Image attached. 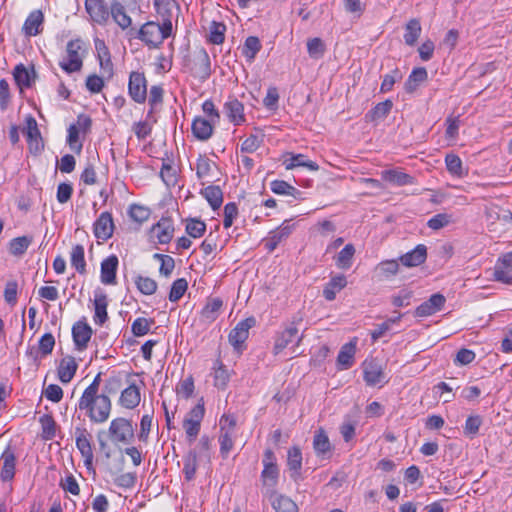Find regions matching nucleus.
I'll list each match as a JSON object with an SVG mask.
<instances>
[{
	"label": "nucleus",
	"mask_w": 512,
	"mask_h": 512,
	"mask_svg": "<svg viewBox=\"0 0 512 512\" xmlns=\"http://www.w3.org/2000/svg\"><path fill=\"white\" fill-rule=\"evenodd\" d=\"M256 324L254 317H248L241 320L229 333L228 340L237 352L242 351V346L248 339L249 330Z\"/></svg>",
	"instance_id": "obj_7"
},
{
	"label": "nucleus",
	"mask_w": 512,
	"mask_h": 512,
	"mask_svg": "<svg viewBox=\"0 0 512 512\" xmlns=\"http://www.w3.org/2000/svg\"><path fill=\"white\" fill-rule=\"evenodd\" d=\"M384 379L385 374L381 366L373 362L365 365L364 380L368 386L378 385L384 382Z\"/></svg>",
	"instance_id": "obj_32"
},
{
	"label": "nucleus",
	"mask_w": 512,
	"mask_h": 512,
	"mask_svg": "<svg viewBox=\"0 0 512 512\" xmlns=\"http://www.w3.org/2000/svg\"><path fill=\"white\" fill-rule=\"evenodd\" d=\"M214 121L207 120L201 117H196L192 122V133L201 141L208 140L213 134Z\"/></svg>",
	"instance_id": "obj_25"
},
{
	"label": "nucleus",
	"mask_w": 512,
	"mask_h": 512,
	"mask_svg": "<svg viewBox=\"0 0 512 512\" xmlns=\"http://www.w3.org/2000/svg\"><path fill=\"white\" fill-rule=\"evenodd\" d=\"M393 102L389 99L378 103L371 111L370 116L372 120H379L385 118L391 111Z\"/></svg>",
	"instance_id": "obj_59"
},
{
	"label": "nucleus",
	"mask_w": 512,
	"mask_h": 512,
	"mask_svg": "<svg viewBox=\"0 0 512 512\" xmlns=\"http://www.w3.org/2000/svg\"><path fill=\"white\" fill-rule=\"evenodd\" d=\"M263 470L261 472V480L264 486L268 488V491H274L275 486L278 483L279 468L276 463V457L272 450L267 449L264 453L263 458Z\"/></svg>",
	"instance_id": "obj_5"
},
{
	"label": "nucleus",
	"mask_w": 512,
	"mask_h": 512,
	"mask_svg": "<svg viewBox=\"0 0 512 512\" xmlns=\"http://www.w3.org/2000/svg\"><path fill=\"white\" fill-rule=\"evenodd\" d=\"M77 363L72 356L63 358L58 368V378L62 383H69L77 370Z\"/></svg>",
	"instance_id": "obj_30"
},
{
	"label": "nucleus",
	"mask_w": 512,
	"mask_h": 512,
	"mask_svg": "<svg viewBox=\"0 0 512 512\" xmlns=\"http://www.w3.org/2000/svg\"><path fill=\"white\" fill-rule=\"evenodd\" d=\"M154 323H155L154 319L138 317L133 321V323L131 325L132 334L136 337L144 336L149 332L151 326Z\"/></svg>",
	"instance_id": "obj_47"
},
{
	"label": "nucleus",
	"mask_w": 512,
	"mask_h": 512,
	"mask_svg": "<svg viewBox=\"0 0 512 512\" xmlns=\"http://www.w3.org/2000/svg\"><path fill=\"white\" fill-rule=\"evenodd\" d=\"M68 135L66 142L70 149L79 154L82 151V143L79 141V128L75 124H71L67 130Z\"/></svg>",
	"instance_id": "obj_54"
},
{
	"label": "nucleus",
	"mask_w": 512,
	"mask_h": 512,
	"mask_svg": "<svg viewBox=\"0 0 512 512\" xmlns=\"http://www.w3.org/2000/svg\"><path fill=\"white\" fill-rule=\"evenodd\" d=\"M137 289L144 295H152L157 290V282L150 278L138 275L135 278Z\"/></svg>",
	"instance_id": "obj_50"
},
{
	"label": "nucleus",
	"mask_w": 512,
	"mask_h": 512,
	"mask_svg": "<svg viewBox=\"0 0 512 512\" xmlns=\"http://www.w3.org/2000/svg\"><path fill=\"white\" fill-rule=\"evenodd\" d=\"M55 346V338L51 333H45L39 340V352L43 355L52 353Z\"/></svg>",
	"instance_id": "obj_64"
},
{
	"label": "nucleus",
	"mask_w": 512,
	"mask_h": 512,
	"mask_svg": "<svg viewBox=\"0 0 512 512\" xmlns=\"http://www.w3.org/2000/svg\"><path fill=\"white\" fill-rule=\"evenodd\" d=\"M355 254V247L352 244H347L338 253L336 258V266L340 269H349L352 265V259Z\"/></svg>",
	"instance_id": "obj_42"
},
{
	"label": "nucleus",
	"mask_w": 512,
	"mask_h": 512,
	"mask_svg": "<svg viewBox=\"0 0 512 512\" xmlns=\"http://www.w3.org/2000/svg\"><path fill=\"white\" fill-rule=\"evenodd\" d=\"M347 285L346 277L343 274L333 276L323 289V296L327 301H333L336 294Z\"/></svg>",
	"instance_id": "obj_28"
},
{
	"label": "nucleus",
	"mask_w": 512,
	"mask_h": 512,
	"mask_svg": "<svg viewBox=\"0 0 512 512\" xmlns=\"http://www.w3.org/2000/svg\"><path fill=\"white\" fill-rule=\"evenodd\" d=\"M14 79L16 83L21 87L29 88L31 87L35 77L36 72L34 67L31 70H28L23 64H19L14 68Z\"/></svg>",
	"instance_id": "obj_35"
},
{
	"label": "nucleus",
	"mask_w": 512,
	"mask_h": 512,
	"mask_svg": "<svg viewBox=\"0 0 512 512\" xmlns=\"http://www.w3.org/2000/svg\"><path fill=\"white\" fill-rule=\"evenodd\" d=\"M313 447L316 454L318 455H324L330 451V441L322 428L317 430L316 434L314 435Z\"/></svg>",
	"instance_id": "obj_44"
},
{
	"label": "nucleus",
	"mask_w": 512,
	"mask_h": 512,
	"mask_svg": "<svg viewBox=\"0 0 512 512\" xmlns=\"http://www.w3.org/2000/svg\"><path fill=\"white\" fill-rule=\"evenodd\" d=\"M25 122L26 126L23 129V133L27 138L29 149L31 152L38 153L43 149V144H41L42 137L38 128L37 121L33 116L28 115L25 119Z\"/></svg>",
	"instance_id": "obj_13"
},
{
	"label": "nucleus",
	"mask_w": 512,
	"mask_h": 512,
	"mask_svg": "<svg viewBox=\"0 0 512 512\" xmlns=\"http://www.w3.org/2000/svg\"><path fill=\"white\" fill-rule=\"evenodd\" d=\"M172 33V22L165 19L162 24L147 22L138 31L137 37L149 48H158Z\"/></svg>",
	"instance_id": "obj_2"
},
{
	"label": "nucleus",
	"mask_w": 512,
	"mask_h": 512,
	"mask_svg": "<svg viewBox=\"0 0 512 512\" xmlns=\"http://www.w3.org/2000/svg\"><path fill=\"white\" fill-rule=\"evenodd\" d=\"M75 440L76 447L80 451L83 459L84 465L87 469L92 468L93 466V449L91 445V434L84 427H76L75 428Z\"/></svg>",
	"instance_id": "obj_8"
},
{
	"label": "nucleus",
	"mask_w": 512,
	"mask_h": 512,
	"mask_svg": "<svg viewBox=\"0 0 512 512\" xmlns=\"http://www.w3.org/2000/svg\"><path fill=\"white\" fill-rule=\"evenodd\" d=\"M129 96L137 103H144L147 98V81L144 73L133 71L129 75Z\"/></svg>",
	"instance_id": "obj_9"
},
{
	"label": "nucleus",
	"mask_w": 512,
	"mask_h": 512,
	"mask_svg": "<svg viewBox=\"0 0 512 512\" xmlns=\"http://www.w3.org/2000/svg\"><path fill=\"white\" fill-rule=\"evenodd\" d=\"M183 473L187 481H191L195 477L197 469V455L195 451H189L183 459Z\"/></svg>",
	"instance_id": "obj_46"
},
{
	"label": "nucleus",
	"mask_w": 512,
	"mask_h": 512,
	"mask_svg": "<svg viewBox=\"0 0 512 512\" xmlns=\"http://www.w3.org/2000/svg\"><path fill=\"white\" fill-rule=\"evenodd\" d=\"M204 414V404L198 403L186 414L183 420V428L190 443L195 441L200 432Z\"/></svg>",
	"instance_id": "obj_6"
},
{
	"label": "nucleus",
	"mask_w": 512,
	"mask_h": 512,
	"mask_svg": "<svg viewBox=\"0 0 512 512\" xmlns=\"http://www.w3.org/2000/svg\"><path fill=\"white\" fill-rule=\"evenodd\" d=\"M114 223L112 215L109 212H103L94 223V235L97 239L103 241L112 237Z\"/></svg>",
	"instance_id": "obj_18"
},
{
	"label": "nucleus",
	"mask_w": 512,
	"mask_h": 512,
	"mask_svg": "<svg viewBox=\"0 0 512 512\" xmlns=\"http://www.w3.org/2000/svg\"><path fill=\"white\" fill-rule=\"evenodd\" d=\"M275 496L272 500V507L276 512H298L295 502L287 496L277 495L275 491H271L270 498Z\"/></svg>",
	"instance_id": "obj_36"
},
{
	"label": "nucleus",
	"mask_w": 512,
	"mask_h": 512,
	"mask_svg": "<svg viewBox=\"0 0 512 512\" xmlns=\"http://www.w3.org/2000/svg\"><path fill=\"white\" fill-rule=\"evenodd\" d=\"M213 370L214 386L218 389H225L230 380V374L221 360L215 361Z\"/></svg>",
	"instance_id": "obj_39"
},
{
	"label": "nucleus",
	"mask_w": 512,
	"mask_h": 512,
	"mask_svg": "<svg viewBox=\"0 0 512 512\" xmlns=\"http://www.w3.org/2000/svg\"><path fill=\"white\" fill-rule=\"evenodd\" d=\"M108 437L116 446L130 444L135 437L132 422L123 417L113 419L108 428Z\"/></svg>",
	"instance_id": "obj_3"
},
{
	"label": "nucleus",
	"mask_w": 512,
	"mask_h": 512,
	"mask_svg": "<svg viewBox=\"0 0 512 512\" xmlns=\"http://www.w3.org/2000/svg\"><path fill=\"white\" fill-rule=\"evenodd\" d=\"M283 164L287 170H292L297 167H304L311 171H317L319 166L316 162L306 159L303 154H291L289 158L285 159Z\"/></svg>",
	"instance_id": "obj_31"
},
{
	"label": "nucleus",
	"mask_w": 512,
	"mask_h": 512,
	"mask_svg": "<svg viewBox=\"0 0 512 512\" xmlns=\"http://www.w3.org/2000/svg\"><path fill=\"white\" fill-rule=\"evenodd\" d=\"M93 330L85 317L75 322L72 326V338L76 350L84 351L92 337Z\"/></svg>",
	"instance_id": "obj_10"
},
{
	"label": "nucleus",
	"mask_w": 512,
	"mask_h": 512,
	"mask_svg": "<svg viewBox=\"0 0 512 512\" xmlns=\"http://www.w3.org/2000/svg\"><path fill=\"white\" fill-rule=\"evenodd\" d=\"M110 16L118 24V26L125 30L132 24L131 17L126 13V9L122 3L113 0L110 5Z\"/></svg>",
	"instance_id": "obj_27"
},
{
	"label": "nucleus",
	"mask_w": 512,
	"mask_h": 512,
	"mask_svg": "<svg viewBox=\"0 0 512 512\" xmlns=\"http://www.w3.org/2000/svg\"><path fill=\"white\" fill-rule=\"evenodd\" d=\"M302 336L298 335V328L294 325L285 329L282 333H280L274 343L273 352L275 355L281 353L285 348H287L294 340H297L296 344L298 345L301 341Z\"/></svg>",
	"instance_id": "obj_19"
},
{
	"label": "nucleus",
	"mask_w": 512,
	"mask_h": 512,
	"mask_svg": "<svg viewBox=\"0 0 512 512\" xmlns=\"http://www.w3.org/2000/svg\"><path fill=\"white\" fill-rule=\"evenodd\" d=\"M381 178L384 181L389 182L396 186L410 185V184H413V182H414V178L411 175L404 173L402 171L395 170V169H389V170L382 171Z\"/></svg>",
	"instance_id": "obj_29"
},
{
	"label": "nucleus",
	"mask_w": 512,
	"mask_h": 512,
	"mask_svg": "<svg viewBox=\"0 0 512 512\" xmlns=\"http://www.w3.org/2000/svg\"><path fill=\"white\" fill-rule=\"evenodd\" d=\"M78 407L85 410L90 421L96 424L104 423L108 420L111 413V400L106 394H95L85 399L81 396Z\"/></svg>",
	"instance_id": "obj_1"
},
{
	"label": "nucleus",
	"mask_w": 512,
	"mask_h": 512,
	"mask_svg": "<svg viewBox=\"0 0 512 512\" xmlns=\"http://www.w3.org/2000/svg\"><path fill=\"white\" fill-rule=\"evenodd\" d=\"M261 49V43L259 39L255 36H249L246 38L244 47H243V55L249 60L252 61L255 59L257 53Z\"/></svg>",
	"instance_id": "obj_51"
},
{
	"label": "nucleus",
	"mask_w": 512,
	"mask_h": 512,
	"mask_svg": "<svg viewBox=\"0 0 512 512\" xmlns=\"http://www.w3.org/2000/svg\"><path fill=\"white\" fill-rule=\"evenodd\" d=\"M493 279L497 282L511 285L512 284V268L502 264L497 260L493 269Z\"/></svg>",
	"instance_id": "obj_43"
},
{
	"label": "nucleus",
	"mask_w": 512,
	"mask_h": 512,
	"mask_svg": "<svg viewBox=\"0 0 512 512\" xmlns=\"http://www.w3.org/2000/svg\"><path fill=\"white\" fill-rule=\"evenodd\" d=\"M294 230V224L291 220H285L279 227L269 232L268 237L265 239V248L272 252L283 241L287 240Z\"/></svg>",
	"instance_id": "obj_11"
},
{
	"label": "nucleus",
	"mask_w": 512,
	"mask_h": 512,
	"mask_svg": "<svg viewBox=\"0 0 512 512\" xmlns=\"http://www.w3.org/2000/svg\"><path fill=\"white\" fill-rule=\"evenodd\" d=\"M219 443H220V453L223 458H227L228 454L233 448V433H230L229 430L223 431L220 430Z\"/></svg>",
	"instance_id": "obj_61"
},
{
	"label": "nucleus",
	"mask_w": 512,
	"mask_h": 512,
	"mask_svg": "<svg viewBox=\"0 0 512 512\" xmlns=\"http://www.w3.org/2000/svg\"><path fill=\"white\" fill-rule=\"evenodd\" d=\"M355 354V346L351 343L345 344L339 351L337 362L345 369L349 368L353 363Z\"/></svg>",
	"instance_id": "obj_52"
},
{
	"label": "nucleus",
	"mask_w": 512,
	"mask_h": 512,
	"mask_svg": "<svg viewBox=\"0 0 512 512\" xmlns=\"http://www.w3.org/2000/svg\"><path fill=\"white\" fill-rule=\"evenodd\" d=\"M70 263L71 266L74 267L79 274L84 275L86 273V261L83 245L77 244L72 247L70 253Z\"/></svg>",
	"instance_id": "obj_38"
},
{
	"label": "nucleus",
	"mask_w": 512,
	"mask_h": 512,
	"mask_svg": "<svg viewBox=\"0 0 512 512\" xmlns=\"http://www.w3.org/2000/svg\"><path fill=\"white\" fill-rule=\"evenodd\" d=\"M211 60L205 49L199 50L195 56L193 76L205 82L211 76Z\"/></svg>",
	"instance_id": "obj_16"
},
{
	"label": "nucleus",
	"mask_w": 512,
	"mask_h": 512,
	"mask_svg": "<svg viewBox=\"0 0 512 512\" xmlns=\"http://www.w3.org/2000/svg\"><path fill=\"white\" fill-rule=\"evenodd\" d=\"M30 243L31 239L27 236L16 237L10 241L9 251L15 256L22 255L28 249Z\"/></svg>",
	"instance_id": "obj_53"
},
{
	"label": "nucleus",
	"mask_w": 512,
	"mask_h": 512,
	"mask_svg": "<svg viewBox=\"0 0 512 512\" xmlns=\"http://www.w3.org/2000/svg\"><path fill=\"white\" fill-rule=\"evenodd\" d=\"M483 423V419L480 415H470L465 421L463 427V433L469 438H473L479 432V428Z\"/></svg>",
	"instance_id": "obj_48"
},
{
	"label": "nucleus",
	"mask_w": 512,
	"mask_h": 512,
	"mask_svg": "<svg viewBox=\"0 0 512 512\" xmlns=\"http://www.w3.org/2000/svg\"><path fill=\"white\" fill-rule=\"evenodd\" d=\"M174 223L170 217H162L151 228V236L156 238L160 244H168L174 235Z\"/></svg>",
	"instance_id": "obj_14"
},
{
	"label": "nucleus",
	"mask_w": 512,
	"mask_h": 512,
	"mask_svg": "<svg viewBox=\"0 0 512 512\" xmlns=\"http://www.w3.org/2000/svg\"><path fill=\"white\" fill-rule=\"evenodd\" d=\"M427 79V71L424 67L414 68L405 82V90L409 93L416 90L421 82Z\"/></svg>",
	"instance_id": "obj_41"
},
{
	"label": "nucleus",
	"mask_w": 512,
	"mask_h": 512,
	"mask_svg": "<svg viewBox=\"0 0 512 512\" xmlns=\"http://www.w3.org/2000/svg\"><path fill=\"white\" fill-rule=\"evenodd\" d=\"M107 306V295L102 291L96 292L94 299V322L99 326H102L108 320Z\"/></svg>",
	"instance_id": "obj_24"
},
{
	"label": "nucleus",
	"mask_w": 512,
	"mask_h": 512,
	"mask_svg": "<svg viewBox=\"0 0 512 512\" xmlns=\"http://www.w3.org/2000/svg\"><path fill=\"white\" fill-rule=\"evenodd\" d=\"M80 39L70 40L66 45V57L59 62V66L67 73L80 71L83 65L80 50L82 49Z\"/></svg>",
	"instance_id": "obj_4"
},
{
	"label": "nucleus",
	"mask_w": 512,
	"mask_h": 512,
	"mask_svg": "<svg viewBox=\"0 0 512 512\" xmlns=\"http://www.w3.org/2000/svg\"><path fill=\"white\" fill-rule=\"evenodd\" d=\"M85 9L93 22L105 25L110 17V6L104 0H85Z\"/></svg>",
	"instance_id": "obj_12"
},
{
	"label": "nucleus",
	"mask_w": 512,
	"mask_h": 512,
	"mask_svg": "<svg viewBox=\"0 0 512 512\" xmlns=\"http://www.w3.org/2000/svg\"><path fill=\"white\" fill-rule=\"evenodd\" d=\"M44 20L43 13L40 10L32 11L23 25V31L28 36H36L40 33L39 27Z\"/></svg>",
	"instance_id": "obj_33"
},
{
	"label": "nucleus",
	"mask_w": 512,
	"mask_h": 512,
	"mask_svg": "<svg viewBox=\"0 0 512 512\" xmlns=\"http://www.w3.org/2000/svg\"><path fill=\"white\" fill-rule=\"evenodd\" d=\"M119 260L114 254L108 256L101 262L100 280L104 285H116V273Z\"/></svg>",
	"instance_id": "obj_17"
},
{
	"label": "nucleus",
	"mask_w": 512,
	"mask_h": 512,
	"mask_svg": "<svg viewBox=\"0 0 512 512\" xmlns=\"http://www.w3.org/2000/svg\"><path fill=\"white\" fill-rule=\"evenodd\" d=\"M271 190L275 194L279 195H289L294 197L295 199L302 198V192L286 181L283 180H274L270 184Z\"/></svg>",
	"instance_id": "obj_40"
},
{
	"label": "nucleus",
	"mask_w": 512,
	"mask_h": 512,
	"mask_svg": "<svg viewBox=\"0 0 512 512\" xmlns=\"http://www.w3.org/2000/svg\"><path fill=\"white\" fill-rule=\"evenodd\" d=\"M287 466L291 471L290 477L294 481L301 478L300 470L302 468V453L299 447L293 446L287 453Z\"/></svg>",
	"instance_id": "obj_23"
},
{
	"label": "nucleus",
	"mask_w": 512,
	"mask_h": 512,
	"mask_svg": "<svg viewBox=\"0 0 512 512\" xmlns=\"http://www.w3.org/2000/svg\"><path fill=\"white\" fill-rule=\"evenodd\" d=\"M160 177L167 186H174L177 183V172L168 162L163 161Z\"/></svg>",
	"instance_id": "obj_60"
},
{
	"label": "nucleus",
	"mask_w": 512,
	"mask_h": 512,
	"mask_svg": "<svg viewBox=\"0 0 512 512\" xmlns=\"http://www.w3.org/2000/svg\"><path fill=\"white\" fill-rule=\"evenodd\" d=\"M206 231V224L199 219H190L186 224V232L193 238L201 237Z\"/></svg>",
	"instance_id": "obj_58"
},
{
	"label": "nucleus",
	"mask_w": 512,
	"mask_h": 512,
	"mask_svg": "<svg viewBox=\"0 0 512 512\" xmlns=\"http://www.w3.org/2000/svg\"><path fill=\"white\" fill-rule=\"evenodd\" d=\"M224 113L234 125H240L245 121L244 106L236 98H230L224 104Z\"/></svg>",
	"instance_id": "obj_21"
},
{
	"label": "nucleus",
	"mask_w": 512,
	"mask_h": 512,
	"mask_svg": "<svg viewBox=\"0 0 512 512\" xmlns=\"http://www.w3.org/2000/svg\"><path fill=\"white\" fill-rule=\"evenodd\" d=\"M188 288V282L184 278H179L175 280L172 283L170 293H169V300L171 302H177L180 300L183 295L185 294L186 290Z\"/></svg>",
	"instance_id": "obj_55"
},
{
	"label": "nucleus",
	"mask_w": 512,
	"mask_h": 512,
	"mask_svg": "<svg viewBox=\"0 0 512 512\" xmlns=\"http://www.w3.org/2000/svg\"><path fill=\"white\" fill-rule=\"evenodd\" d=\"M427 258V248L423 244L417 245L413 250L400 257L401 263L406 267L419 266Z\"/></svg>",
	"instance_id": "obj_22"
},
{
	"label": "nucleus",
	"mask_w": 512,
	"mask_h": 512,
	"mask_svg": "<svg viewBox=\"0 0 512 512\" xmlns=\"http://www.w3.org/2000/svg\"><path fill=\"white\" fill-rule=\"evenodd\" d=\"M213 210H217L223 203V192L219 186L209 185L200 191Z\"/></svg>",
	"instance_id": "obj_34"
},
{
	"label": "nucleus",
	"mask_w": 512,
	"mask_h": 512,
	"mask_svg": "<svg viewBox=\"0 0 512 512\" xmlns=\"http://www.w3.org/2000/svg\"><path fill=\"white\" fill-rule=\"evenodd\" d=\"M476 354L474 351L466 348H461L455 355L454 364L457 366H464L472 363L475 360Z\"/></svg>",
	"instance_id": "obj_62"
},
{
	"label": "nucleus",
	"mask_w": 512,
	"mask_h": 512,
	"mask_svg": "<svg viewBox=\"0 0 512 512\" xmlns=\"http://www.w3.org/2000/svg\"><path fill=\"white\" fill-rule=\"evenodd\" d=\"M141 395L139 388L133 383L125 388L120 395L119 404L126 409H134L140 403Z\"/></svg>",
	"instance_id": "obj_26"
},
{
	"label": "nucleus",
	"mask_w": 512,
	"mask_h": 512,
	"mask_svg": "<svg viewBox=\"0 0 512 512\" xmlns=\"http://www.w3.org/2000/svg\"><path fill=\"white\" fill-rule=\"evenodd\" d=\"M222 305L223 301L220 298L210 299L202 309L201 314L203 318L210 322L214 321L217 318Z\"/></svg>",
	"instance_id": "obj_45"
},
{
	"label": "nucleus",
	"mask_w": 512,
	"mask_h": 512,
	"mask_svg": "<svg viewBox=\"0 0 512 512\" xmlns=\"http://www.w3.org/2000/svg\"><path fill=\"white\" fill-rule=\"evenodd\" d=\"M0 461L2 462L1 467V479L4 482L11 481L15 476L16 456L11 446H7L3 451Z\"/></svg>",
	"instance_id": "obj_20"
},
{
	"label": "nucleus",
	"mask_w": 512,
	"mask_h": 512,
	"mask_svg": "<svg viewBox=\"0 0 512 512\" xmlns=\"http://www.w3.org/2000/svg\"><path fill=\"white\" fill-rule=\"evenodd\" d=\"M469 167L455 154L450 153V176L463 178L467 176Z\"/></svg>",
	"instance_id": "obj_49"
},
{
	"label": "nucleus",
	"mask_w": 512,
	"mask_h": 512,
	"mask_svg": "<svg viewBox=\"0 0 512 512\" xmlns=\"http://www.w3.org/2000/svg\"><path fill=\"white\" fill-rule=\"evenodd\" d=\"M307 51L311 58L320 59L325 53V45L320 38L315 37L308 40Z\"/></svg>",
	"instance_id": "obj_57"
},
{
	"label": "nucleus",
	"mask_w": 512,
	"mask_h": 512,
	"mask_svg": "<svg viewBox=\"0 0 512 512\" xmlns=\"http://www.w3.org/2000/svg\"><path fill=\"white\" fill-rule=\"evenodd\" d=\"M226 26L223 23L213 21L210 26L209 41L219 45L224 42Z\"/></svg>",
	"instance_id": "obj_56"
},
{
	"label": "nucleus",
	"mask_w": 512,
	"mask_h": 512,
	"mask_svg": "<svg viewBox=\"0 0 512 512\" xmlns=\"http://www.w3.org/2000/svg\"><path fill=\"white\" fill-rule=\"evenodd\" d=\"M422 28L420 21L413 18L405 25L404 42L408 46H414L421 34Z\"/></svg>",
	"instance_id": "obj_37"
},
{
	"label": "nucleus",
	"mask_w": 512,
	"mask_h": 512,
	"mask_svg": "<svg viewBox=\"0 0 512 512\" xmlns=\"http://www.w3.org/2000/svg\"><path fill=\"white\" fill-rule=\"evenodd\" d=\"M42 430H43V438L46 440H51L55 437L56 429H55V421L51 416L45 415L41 419Z\"/></svg>",
	"instance_id": "obj_63"
},
{
	"label": "nucleus",
	"mask_w": 512,
	"mask_h": 512,
	"mask_svg": "<svg viewBox=\"0 0 512 512\" xmlns=\"http://www.w3.org/2000/svg\"><path fill=\"white\" fill-rule=\"evenodd\" d=\"M446 303V297L441 293H435L428 300L419 305L415 310V316L427 317L440 311Z\"/></svg>",
	"instance_id": "obj_15"
}]
</instances>
